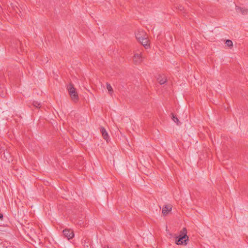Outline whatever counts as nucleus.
<instances>
[{
	"mask_svg": "<svg viewBox=\"0 0 248 248\" xmlns=\"http://www.w3.org/2000/svg\"><path fill=\"white\" fill-rule=\"evenodd\" d=\"M225 44L229 47L232 46H233L232 42L231 40H226Z\"/></svg>",
	"mask_w": 248,
	"mask_h": 248,
	"instance_id": "12",
	"label": "nucleus"
},
{
	"mask_svg": "<svg viewBox=\"0 0 248 248\" xmlns=\"http://www.w3.org/2000/svg\"><path fill=\"white\" fill-rule=\"evenodd\" d=\"M171 119H172V120L175 122L177 124H179V121L178 119V118L174 115V114L172 113H171Z\"/></svg>",
	"mask_w": 248,
	"mask_h": 248,
	"instance_id": "10",
	"label": "nucleus"
},
{
	"mask_svg": "<svg viewBox=\"0 0 248 248\" xmlns=\"http://www.w3.org/2000/svg\"><path fill=\"white\" fill-rule=\"evenodd\" d=\"M171 210V207L170 205H165L163 207L162 213L164 216H166Z\"/></svg>",
	"mask_w": 248,
	"mask_h": 248,
	"instance_id": "9",
	"label": "nucleus"
},
{
	"mask_svg": "<svg viewBox=\"0 0 248 248\" xmlns=\"http://www.w3.org/2000/svg\"><path fill=\"white\" fill-rule=\"evenodd\" d=\"M142 61V57L140 54L136 53L133 56V62L136 64H140Z\"/></svg>",
	"mask_w": 248,
	"mask_h": 248,
	"instance_id": "5",
	"label": "nucleus"
},
{
	"mask_svg": "<svg viewBox=\"0 0 248 248\" xmlns=\"http://www.w3.org/2000/svg\"><path fill=\"white\" fill-rule=\"evenodd\" d=\"M236 10L237 12H241L243 15H246L248 13V9L246 8L236 6Z\"/></svg>",
	"mask_w": 248,
	"mask_h": 248,
	"instance_id": "7",
	"label": "nucleus"
},
{
	"mask_svg": "<svg viewBox=\"0 0 248 248\" xmlns=\"http://www.w3.org/2000/svg\"><path fill=\"white\" fill-rule=\"evenodd\" d=\"M135 35L137 39L145 47V48L147 49L149 47V45L148 44L149 40L145 32L143 31H138L136 33Z\"/></svg>",
	"mask_w": 248,
	"mask_h": 248,
	"instance_id": "1",
	"label": "nucleus"
},
{
	"mask_svg": "<svg viewBox=\"0 0 248 248\" xmlns=\"http://www.w3.org/2000/svg\"><path fill=\"white\" fill-rule=\"evenodd\" d=\"M107 248H109V247L108 246Z\"/></svg>",
	"mask_w": 248,
	"mask_h": 248,
	"instance_id": "16",
	"label": "nucleus"
},
{
	"mask_svg": "<svg viewBox=\"0 0 248 248\" xmlns=\"http://www.w3.org/2000/svg\"><path fill=\"white\" fill-rule=\"evenodd\" d=\"M64 236L68 239H72L74 236V232L72 230L68 229H65L63 231Z\"/></svg>",
	"mask_w": 248,
	"mask_h": 248,
	"instance_id": "4",
	"label": "nucleus"
},
{
	"mask_svg": "<svg viewBox=\"0 0 248 248\" xmlns=\"http://www.w3.org/2000/svg\"><path fill=\"white\" fill-rule=\"evenodd\" d=\"M32 105L34 107L36 108H39L40 106V103L38 101H34L32 103Z\"/></svg>",
	"mask_w": 248,
	"mask_h": 248,
	"instance_id": "13",
	"label": "nucleus"
},
{
	"mask_svg": "<svg viewBox=\"0 0 248 248\" xmlns=\"http://www.w3.org/2000/svg\"><path fill=\"white\" fill-rule=\"evenodd\" d=\"M100 131H101V133L102 134V135L103 138L105 140H106V141H108V138H109V136H108V134L107 132L106 131V129L104 127H101L100 128Z\"/></svg>",
	"mask_w": 248,
	"mask_h": 248,
	"instance_id": "8",
	"label": "nucleus"
},
{
	"mask_svg": "<svg viewBox=\"0 0 248 248\" xmlns=\"http://www.w3.org/2000/svg\"><path fill=\"white\" fill-rule=\"evenodd\" d=\"M3 218V215L1 213H0V219H2Z\"/></svg>",
	"mask_w": 248,
	"mask_h": 248,
	"instance_id": "15",
	"label": "nucleus"
},
{
	"mask_svg": "<svg viewBox=\"0 0 248 248\" xmlns=\"http://www.w3.org/2000/svg\"><path fill=\"white\" fill-rule=\"evenodd\" d=\"M67 88L71 99L74 102H77L78 100V96L77 92L76 91V89L74 87V85L70 83L67 86Z\"/></svg>",
	"mask_w": 248,
	"mask_h": 248,
	"instance_id": "3",
	"label": "nucleus"
},
{
	"mask_svg": "<svg viewBox=\"0 0 248 248\" xmlns=\"http://www.w3.org/2000/svg\"><path fill=\"white\" fill-rule=\"evenodd\" d=\"M107 89H108L109 94L111 95L113 93V89L110 84L108 83H107Z\"/></svg>",
	"mask_w": 248,
	"mask_h": 248,
	"instance_id": "11",
	"label": "nucleus"
},
{
	"mask_svg": "<svg viewBox=\"0 0 248 248\" xmlns=\"http://www.w3.org/2000/svg\"><path fill=\"white\" fill-rule=\"evenodd\" d=\"M186 234L187 230L186 228H184L179 235L175 237V243L178 245H186L187 241H188V237Z\"/></svg>",
	"mask_w": 248,
	"mask_h": 248,
	"instance_id": "2",
	"label": "nucleus"
},
{
	"mask_svg": "<svg viewBox=\"0 0 248 248\" xmlns=\"http://www.w3.org/2000/svg\"><path fill=\"white\" fill-rule=\"evenodd\" d=\"M184 8L182 6H180V7H179V9L180 11H183L184 10Z\"/></svg>",
	"mask_w": 248,
	"mask_h": 248,
	"instance_id": "14",
	"label": "nucleus"
},
{
	"mask_svg": "<svg viewBox=\"0 0 248 248\" xmlns=\"http://www.w3.org/2000/svg\"><path fill=\"white\" fill-rule=\"evenodd\" d=\"M157 80L160 84L162 85L167 81V78L164 75H158L157 76Z\"/></svg>",
	"mask_w": 248,
	"mask_h": 248,
	"instance_id": "6",
	"label": "nucleus"
}]
</instances>
